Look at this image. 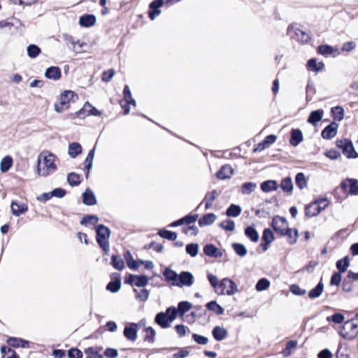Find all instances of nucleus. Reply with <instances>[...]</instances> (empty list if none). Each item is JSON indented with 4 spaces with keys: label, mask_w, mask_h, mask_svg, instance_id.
Segmentation results:
<instances>
[{
    "label": "nucleus",
    "mask_w": 358,
    "mask_h": 358,
    "mask_svg": "<svg viewBox=\"0 0 358 358\" xmlns=\"http://www.w3.org/2000/svg\"><path fill=\"white\" fill-rule=\"evenodd\" d=\"M334 198L339 202L345 199L349 195H358V180L345 178L332 192Z\"/></svg>",
    "instance_id": "1"
},
{
    "label": "nucleus",
    "mask_w": 358,
    "mask_h": 358,
    "mask_svg": "<svg viewBox=\"0 0 358 358\" xmlns=\"http://www.w3.org/2000/svg\"><path fill=\"white\" fill-rule=\"evenodd\" d=\"M55 155L52 153L43 152L38 158L37 173L39 176L46 177L55 173L57 169L55 163Z\"/></svg>",
    "instance_id": "2"
},
{
    "label": "nucleus",
    "mask_w": 358,
    "mask_h": 358,
    "mask_svg": "<svg viewBox=\"0 0 358 358\" xmlns=\"http://www.w3.org/2000/svg\"><path fill=\"white\" fill-rule=\"evenodd\" d=\"M287 34L290 38L302 44L308 43L311 40L310 33L307 32L301 25L297 24H290L287 27Z\"/></svg>",
    "instance_id": "3"
},
{
    "label": "nucleus",
    "mask_w": 358,
    "mask_h": 358,
    "mask_svg": "<svg viewBox=\"0 0 358 358\" xmlns=\"http://www.w3.org/2000/svg\"><path fill=\"white\" fill-rule=\"evenodd\" d=\"M176 313L173 308L169 307L165 312L157 313L155 322L163 329L171 327V324L176 319Z\"/></svg>",
    "instance_id": "4"
},
{
    "label": "nucleus",
    "mask_w": 358,
    "mask_h": 358,
    "mask_svg": "<svg viewBox=\"0 0 358 358\" xmlns=\"http://www.w3.org/2000/svg\"><path fill=\"white\" fill-rule=\"evenodd\" d=\"M96 232L99 245L107 253L109 251L108 238L110 235V229L105 225H98L96 228Z\"/></svg>",
    "instance_id": "5"
},
{
    "label": "nucleus",
    "mask_w": 358,
    "mask_h": 358,
    "mask_svg": "<svg viewBox=\"0 0 358 358\" xmlns=\"http://www.w3.org/2000/svg\"><path fill=\"white\" fill-rule=\"evenodd\" d=\"M78 98L77 95L71 90L65 91L61 94L60 101L55 104V109L58 113L63 112L65 109L69 108V103L73 98Z\"/></svg>",
    "instance_id": "6"
},
{
    "label": "nucleus",
    "mask_w": 358,
    "mask_h": 358,
    "mask_svg": "<svg viewBox=\"0 0 358 358\" xmlns=\"http://www.w3.org/2000/svg\"><path fill=\"white\" fill-rule=\"evenodd\" d=\"M237 291V285L233 280L229 278H224L218 285L217 294L233 295Z\"/></svg>",
    "instance_id": "7"
},
{
    "label": "nucleus",
    "mask_w": 358,
    "mask_h": 358,
    "mask_svg": "<svg viewBox=\"0 0 358 358\" xmlns=\"http://www.w3.org/2000/svg\"><path fill=\"white\" fill-rule=\"evenodd\" d=\"M336 146L339 148L343 149V153L346 155L348 158H357L358 154L355 150L352 143L346 139L337 140Z\"/></svg>",
    "instance_id": "8"
},
{
    "label": "nucleus",
    "mask_w": 358,
    "mask_h": 358,
    "mask_svg": "<svg viewBox=\"0 0 358 358\" xmlns=\"http://www.w3.org/2000/svg\"><path fill=\"white\" fill-rule=\"evenodd\" d=\"M123 94L124 101H122L120 104L124 109V113L127 115L129 113L130 110L129 105L131 104L135 106L136 103V101L132 98L131 92L128 85L124 86Z\"/></svg>",
    "instance_id": "9"
},
{
    "label": "nucleus",
    "mask_w": 358,
    "mask_h": 358,
    "mask_svg": "<svg viewBox=\"0 0 358 358\" xmlns=\"http://www.w3.org/2000/svg\"><path fill=\"white\" fill-rule=\"evenodd\" d=\"M193 275L188 271H182L178 275V280L176 282H172L173 285L178 287L187 286L189 287L193 284Z\"/></svg>",
    "instance_id": "10"
},
{
    "label": "nucleus",
    "mask_w": 358,
    "mask_h": 358,
    "mask_svg": "<svg viewBox=\"0 0 358 358\" xmlns=\"http://www.w3.org/2000/svg\"><path fill=\"white\" fill-rule=\"evenodd\" d=\"M137 324L129 323L125 326L123 334L127 340L134 342L137 339Z\"/></svg>",
    "instance_id": "11"
},
{
    "label": "nucleus",
    "mask_w": 358,
    "mask_h": 358,
    "mask_svg": "<svg viewBox=\"0 0 358 358\" xmlns=\"http://www.w3.org/2000/svg\"><path fill=\"white\" fill-rule=\"evenodd\" d=\"M317 52L323 56L328 57L332 55L336 57L339 55V50L336 48H334L329 45H321L317 48Z\"/></svg>",
    "instance_id": "12"
},
{
    "label": "nucleus",
    "mask_w": 358,
    "mask_h": 358,
    "mask_svg": "<svg viewBox=\"0 0 358 358\" xmlns=\"http://www.w3.org/2000/svg\"><path fill=\"white\" fill-rule=\"evenodd\" d=\"M164 0H154L150 3L149 8L151 10L149 12V17L150 20H155L161 13L159 8L164 5Z\"/></svg>",
    "instance_id": "13"
},
{
    "label": "nucleus",
    "mask_w": 358,
    "mask_h": 358,
    "mask_svg": "<svg viewBox=\"0 0 358 358\" xmlns=\"http://www.w3.org/2000/svg\"><path fill=\"white\" fill-rule=\"evenodd\" d=\"M357 328V325L355 323H352L351 321H347L344 323L342 329L340 331L341 336L348 340H351L354 338V335L350 334L347 330H350L355 331Z\"/></svg>",
    "instance_id": "14"
},
{
    "label": "nucleus",
    "mask_w": 358,
    "mask_h": 358,
    "mask_svg": "<svg viewBox=\"0 0 358 358\" xmlns=\"http://www.w3.org/2000/svg\"><path fill=\"white\" fill-rule=\"evenodd\" d=\"M127 282L134 285L136 287H143L148 283V278L145 275H130Z\"/></svg>",
    "instance_id": "15"
},
{
    "label": "nucleus",
    "mask_w": 358,
    "mask_h": 358,
    "mask_svg": "<svg viewBox=\"0 0 358 358\" xmlns=\"http://www.w3.org/2000/svg\"><path fill=\"white\" fill-rule=\"evenodd\" d=\"M83 113H86L87 115H94V116H100L101 115V112L97 110L95 107L91 105L90 103L86 102L83 107L76 113V115L78 117H80Z\"/></svg>",
    "instance_id": "16"
},
{
    "label": "nucleus",
    "mask_w": 358,
    "mask_h": 358,
    "mask_svg": "<svg viewBox=\"0 0 358 358\" xmlns=\"http://www.w3.org/2000/svg\"><path fill=\"white\" fill-rule=\"evenodd\" d=\"M338 125L336 122H331L322 131V136L324 139H331L334 138L337 134Z\"/></svg>",
    "instance_id": "17"
},
{
    "label": "nucleus",
    "mask_w": 358,
    "mask_h": 358,
    "mask_svg": "<svg viewBox=\"0 0 358 358\" xmlns=\"http://www.w3.org/2000/svg\"><path fill=\"white\" fill-rule=\"evenodd\" d=\"M192 304L190 302L180 301L178 303L177 308L174 306H171L170 308L174 309L176 313V317L177 315H178L180 317H182L183 315L192 308Z\"/></svg>",
    "instance_id": "18"
},
{
    "label": "nucleus",
    "mask_w": 358,
    "mask_h": 358,
    "mask_svg": "<svg viewBox=\"0 0 358 358\" xmlns=\"http://www.w3.org/2000/svg\"><path fill=\"white\" fill-rule=\"evenodd\" d=\"M203 253L208 257L218 258L222 256V251L213 244H207L203 247Z\"/></svg>",
    "instance_id": "19"
},
{
    "label": "nucleus",
    "mask_w": 358,
    "mask_h": 358,
    "mask_svg": "<svg viewBox=\"0 0 358 358\" xmlns=\"http://www.w3.org/2000/svg\"><path fill=\"white\" fill-rule=\"evenodd\" d=\"M273 241V234L271 230L266 229L264 230L262 236V243L260 247L265 252L268 248V245Z\"/></svg>",
    "instance_id": "20"
},
{
    "label": "nucleus",
    "mask_w": 358,
    "mask_h": 358,
    "mask_svg": "<svg viewBox=\"0 0 358 358\" xmlns=\"http://www.w3.org/2000/svg\"><path fill=\"white\" fill-rule=\"evenodd\" d=\"M234 170L230 165L226 164L222 166L216 173V177L220 180H225L231 178L233 175Z\"/></svg>",
    "instance_id": "21"
},
{
    "label": "nucleus",
    "mask_w": 358,
    "mask_h": 358,
    "mask_svg": "<svg viewBox=\"0 0 358 358\" xmlns=\"http://www.w3.org/2000/svg\"><path fill=\"white\" fill-rule=\"evenodd\" d=\"M45 76L47 78L57 80L61 78V70L58 66H51L46 69Z\"/></svg>",
    "instance_id": "22"
},
{
    "label": "nucleus",
    "mask_w": 358,
    "mask_h": 358,
    "mask_svg": "<svg viewBox=\"0 0 358 358\" xmlns=\"http://www.w3.org/2000/svg\"><path fill=\"white\" fill-rule=\"evenodd\" d=\"M10 208L13 214L17 216L24 213L28 209L26 204L17 201H13Z\"/></svg>",
    "instance_id": "23"
},
{
    "label": "nucleus",
    "mask_w": 358,
    "mask_h": 358,
    "mask_svg": "<svg viewBox=\"0 0 358 358\" xmlns=\"http://www.w3.org/2000/svg\"><path fill=\"white\" fill-rule=\"evenodd\" d=\"M212 334L216 341H221L227 336L228 332L225 328L216 326L213 328Z\"/></svg>",
    "instance_id": "24"
},
{
    "label": "nucleus",
    "mask_w": 358,
    "mask_h": 358,
    "mask_svg": "<svg viewBox=\"0 0 358 358\" xmlns=\"http://www.w3.org/2000/svg\"><path fill=\"white\" fill-rule=\"evenodd\" d=\"M330 202L327 198H319L315 199V216L319 214L321 211L324 210L329 205Z\"/></svg>",
    "instance_id": "25"
},
{
    "label": "nucleus",
    "mask_w": 358,
    "mask_h": 358,
    "mask_svg": "<svg viewBox=\"0 0 358 358\" xmlns=\"http://www.w3.org/2000/svg\"><path fill=\"white\" fill-rule=\"evenodd\" d=\"M95 22L96 17L94 15H84L79 20V24L83 27H92Z\"/></svg>",
    "instance_id": "26"
},
{
    "label": "nucleus",
    "mask_w": 358,
    "mask_h": 358,
    "mask_svg": "<svg viewBox=\"0 0 358 358\" xmlns=\"http://www.w3.org/2000/svg\"><path fill=\"white\" fill-rule=\"evenodd\" d=\"M83 201L87 206H93L96 204V199L94 192L88 189H86V191L83 194Z\"/></svg>",
    "instance_id": "27"
},
{
    "label": "nucleus",
    "mask_w": 358,
    "mask_h": 358,
    "mask_svg": "<svg viewBox=\"0 0 358 358\" xmlns=\"http://www.w3.org/2000/svg\"><path fill=\"white\" fill-rule=\"evenodd\" d=\"M94 152H95L94 148L90 150V152H88V155L85 160L84 166H85V170L86 171V173H85L86 178L88 177L90 170L92 168L93 160H94Z\"/></svg>",
    "instance_id": "28"
},
{
    "label": "nucleus",
    "mask_w": 358,
    "mask_h": 358,
    "mask_svg": "<svg viewBox=\"0 0 358 358\" xmlns=\"http://www.w3.org/2000/svg\"><path fill=\"white\" fill-rule=\"evenodd\" d=\"M82 153V147L80 143L73 142L69 145L68 154L71 158H76Z\"/></svg>",
    "instance_id": "29"
},
{
    "label": "nucleus",
    "mask_w": 358,
    "mask_h": 358,
    "mask_svg": "<svg viewBox=\"0 0 358 358\" xmlns=\"http://www.w3.org/2000/svg\"><path fill=\"white\" fill-rule=\"evenodd\" d=\"M278 188V184L275 180H268L263 182L261 184V189L264 192H269L271 191L277 190Z\"/></svg>",
    "instance_id": "30"
},
{
    "label": "nucleus",
    "mask_w": 358,
    "mask_h": 358,
    "mask_svg": "<svg viewBox=\"0 0 358 358\" xmlns=\"http://www.w3.org/2000/svg\"><path fill=\"white\" fill-rule=\"evenodd\" d=\"M303 140L302 132L299 129H292L289 143L293 146H296Z\"/></svg>",
    "instance_id": "31"
},
{
    "label": "nucleus",
    "mask_w": 358,
    "mask_h": 358,
    "mask_svg": "<svg viewBox=\"0 0 358 358\" xmlns=\"http://www.w3.org/2000/svg\"><path fill=\"white\" fill-rule=\"evenodd\" d=\"M144 341L150 343H153L155 341L156 332L155 330L151 327H145L144 329Z\"/></svg>",
    "instance_id": "32"
},
{
    "label": "nucleus",
    "mask_w": 358,
    "mask_h": 358,
    "mask_svg": "<svg viewBox=\"0 0 358 358\" xmlns=\"http://www.w3.org/2000/svg\"><path fill=\"white\" fill-rule=\"evenodd\" d=\"M257 187V183L253 182H248L243 184L241 192L243 194L248 195L253 192Z\"/></svg>",
    "instance_id": "33"
},
{
    "label": "nucleus",
    "mask_w": 358,
    "mask_h": 358,
    "mask_svg": "<svg viewBox=\"0 0 358 358\" xmlns=\"http://www.w3.org/2000/svg\"><path fill=\"white\" fill-rule=\"evenodd\" d=\"M198 215H189L181 219L173 222L171 224H194L197 221Z\"/></svg>",
    "instance_id": "34"
},
{
    "label": "nucleus",
    "mask_w": 358,
    "mask_h": 358,
    "mask_svg": "<svg viewBox=\"0 0 358 358\" xmlns=\"http://www.w3.org/2000/svg\"><path fill=\"white\" fill-rule=\"evenodd\" d=\"M336 265L337 269L339 271L338 273L345 272L350 266L349 257L346 256L343 259L338 260Z\"/></svg>",
    "instance_id": "35"
},
{
    "label": "nucleus",
    "mask_w": 358,
    "mask_h": 358,
    "mask_svg": "<svg viewBox=\"0 0 358 358\" xmlns=\"http://www.w3.org/2000/svg\"><path fill=\"white\" fill-rule=\"evenodd\" d=\"M206 308L213 312H215L217 315H220L224 313V308L220 306L215 301H211L206 304Z\"/></svg>",
    "instance_id": "36"
},
{
    "label": "nucleus",
    "mask_w": 358,
    "mask_h": 358,
    "mask_svg": "<svg viewBox=\"0 0 358 358\" xmlns=\"http://www.w3.org/2000/svg\"><path fill=\"white\" fill-rule=\"evenodd\" d=\"M331 115L334 120L341 121L344 117V110L341 106H335L331 108Z\"/></svg>",
    "instance_id": "37"
},
{
    "label": "nucleus",
    "mask_w": 358,
    "mask_h": 358,
    "mask_svg": "<svg viewBox=\"0 0 358 358\" xmlns=\"http://www.w3.org/2000/svg\"><path fill=\"white\" fill-rule=\"evenodd\" d=\"M124 256L127 261V265L130 268L136 270L138 268L137 262L133 259L132 255L129 250L124 252Z\"/></svg>",
    "instance_id": "38"
},
{
    "label": "nucleus",
    "mask_w": 358,
    "mask_h": 358,
    "mask_svg": "<svg viewBox=\"0 0 358 358\" xmlns=\"http://www.w3.org/2000/svg\"><path fill=\"white\" fill-rule=\"evenodd\" d=\"M67 181L71 186H77L81 182V176L76 173H70L67 176Z\"/></svg>",
    "instance_id": "39"
},
{
    "label": "nucleus",
    "mask_w": 358,
    "mask_h": 358,
    "mask_svg": "<svg viewBox=\"0 0 358 358\" xmlns=\"http://www.w3.org/2000/svg\"><path fill=\"white\" fill-rule=\"evenodd\" d=\"M158 234L162 238L169 241H175L177 238V234L176 232L169 231L166 229H160L158 231Z\"/></svg>",
    "instance_id": "40"
},
{
    "label": "nucleus",
    "mask_w": 358,
    "mask_h": 358,
    "mask_svg": "<svg viewBox=\"0 0 358 358\" xmlns=\"http://www.w3.org/2000/svg\"><path fill=\"white\" fill-rule=\"evenodd\" d=\"M245 234L252 242H257L259 240V234L252 227H248L245 230Z\"/></svg>",
    "instance_id": "41"
},
{
    "label": "nucleus",
    "mask_w": 358,
    "mask_h": 358,
    "mask_svg": "<svg viewBox=\"0 0 358 358\" xmlns=\"http://www.w3.org/2000/svg\"><path fill=\"white\" fill-rule=\"evenodd\" d=\"M111 260H112V265L115 268H116L119 271H122V269H124V268L125 266L124 262L120 257H119L117 255H113Z\"/></svg>",
    "instance_id": "42"
},
{
    "label": "nucleus",
    "mask_w": 358,
    "mask_h": 358,
    "mask_svg": "<svg viewBox=\"0 0 358 358\" xmlns=\"http://www.w3.org/2000/svg\"><path fill=\"white\" fill-rule=\"evenodd\" d=\"M163 275L166 278L168 281H173V282H176L178 280V275L174 271L166 268L163 272Z\"/></svg>",
    "instance_id": "43"
},
{
    "label": "nucleus",
    "mask_w": 358,
    "mask_h": 358,
    "mask_svg": "<svg viewBox=\"0 0 358 358\" xmlns=\"http://www.w3.org/2000/svg\"><path fill=\"white\" fill-rule=\"evenodd\" d=\"M232 248L236 254L240 257H244L247 255V249L244 245L241 243H235L232 244Z\"/></svg>",
    "instance_id": "44"
},
{
    "label": "nucleus",
    "mask_w": 358,
    "mask_h": 358,
    "mask_svg": "<svg viewBox=\"0 0 358 358\" xmlns=\"http://www.w3.org/2000/svg\"><path fill=\"white\" fill-rule=\"evenodd\" d=\"M2 358H18L17 355L11 348H7L5 346L1 348Z\"/></svg>",
    "instance_id": "45"
},
{
    "label": "nucleus",
    "mask_w": 358,
    "mask_h": 358,
    "mask_svg": "<svg viewBox=\"0 0 358 358\" xmlns=\"http://www.w3.org/2000/svg\"><path fill=\"white\" fill-rule=\"evenodd\" d=\"M27 55L31 58H36L41 53V49L36 45L31 44L27 48Z\"/></svg>",
    "instance_id": "46"
},
{
    "label": "nucleus",
    "mask_w": 358,
    "mask_h": 358,
    "mask_svg": "<svg viewBox=\"0 0 358 358\" xmlns=\"http://www.w3.org/2000/svg\"><path fill=\"white\" fill-rule=\"evenodd\" d=\"M134 292L136 293V299L141 301H145L148 300L149 296V291L146 289H141L138 291L134 289Z\"/></svg>",
    "instance_id": "47"
},
{
    "label": "nucleus",
    "mask_w": 358,
    "mask_h": 358,
    "mask_svg": "<svg viewBox=\"0 0 358 358\" xmlns=\"http://www.w3.org/2000/svg\"><path fill=\"white\" fill-rule=\"evenodd\" d=\"M282 189L287 192H291L293 189V184L290 178H285L283 179L280 184Z\"/></svg>",
    "instance_id": "48"
},
{
    "label": "nucleus",
    "mask_w": 358,
    "mask_h": 358,
    "mask_svg": "<svg viewBox=\"0 0 358 358\" xmlns=\"http://www.w3.org/2000/svg\"><path fill=\"white\" fill-rule=\"evenodd\" d=\"M12 159L10 157L7 156L2 159L1 162V170L2 172H6L9 170L10 166H12Z\"/></svg>",
    "instance_id": "49"
},
{
    "label": "nucleus",
    "mask_w": 358,
    "mask_h": 358,
    "mask_svg": "<svg viewBox=\"0 0 358 358\" xmlns=\"http://www.w3.org/2000/svg\"><path fill=\"white\" fill-rule=\"evenodd\" d=\"M186 252L192 257H194L199 252V244L190 243L186 245Z\"/></svg>",
    "instance_id": "50"
},
{
    "label": "nucleus",
    "mask_w": 358,
    "mask_h": 358,
    "mask_svg": "<svg viewBox=\"0 0 358 358\" xmlns=\"http://www.w3.org/2000/svg\"><path fill=\"white\" fill-rule=\"evenodd\" d=\"M270 286V282L266 278L260 279L256 284L255 288L258 292L267 289Z\"/></svg>",
    "instance_id": "51"
},
{
    "label": "nucleus",
    "mask_w": 358,
    "mask_h": 358,
    "mask_svg": "<svg viewBox=\"0 0 358 358\" xmlns=\"http://www.w3.org/2000/svg\"><path fill=\"white\" fill-rule=\"evenodd\" d=\"M297 342L296 341H290L286 344V348L283 350L282 353L285 356H289L292 351L296 349Z\"/></svg>",
    "instance_id": "52"
},
{
    "label": "nucleus",
    "mask_w": 358,
    "mask_h": 358,
    "mask_svg": "<svg viewBox=\"0 0 358 358\" xmlns=\"http://www.w3.org/2000/svg\"><path fill=\"white\" fill-rule=\"evenodd\" d=\"M241 208L240 206L231 204L227 210V215L231 217H237L240 215Z\"/></svg>",
    "instance_id": "53"
},
{
    "label": "nucleus",
    "mask_w": 358,
    "mask_h": 358,
    "mask_svg": "<svg viewBox=\"0 0 358 358\" xmlns=\"http://www.w3.org/2000/svg\"><path fill=\"white\" fill-rule=\"evenodd\" d=\"M295 181L296 185L300 189H303L307 185L306 180L303 173H299L296 174Z\"/></svg>",
    "instance_id": "54"
},
{
    "label": "nucleus",
    "mask_w": 358,
    "mask_h": 358,
    "mask_svg": "<svg viewBox=\"0 0 358 358\" xmlns=\"http://www.w3.org/2000/svg\"><path fill=\"white\" fill-rule=\"evenodd\" d=\"M121 286V282L120 280L110 281L106 287V289L111 292H117L120 289Z\"/></svg>",
    "instance_id": "55"
},
{
    "label": "nucleus",
    "mask_w": 358,
    "mask_h": 358,
    "mask_svg": "<svg viewBox=\"0 0 358 358\" xmlns=\"http://www.w3.org/2000/svg\"><path fill=\"white\" fill-rule=\"evenodd\" d=\"M216 195L217 192L215 190H213L206 195L204 201L206 202V208H209L212 205L213 202L215 199Z\"/></svg>",
    "instance_id": "56"
},
{
    "label": "nucleus",
    "mask_w": 358,
    "mask_h": 358,
    "mask_svg": "<svg viewBox=\"0 0 358 358\" xmlns=\"http://www.w3.org/2000/svg\"><path fill=\"white\" fill-rule=\"evenodd\" d=\"M99 222V217L96 215H85L80 220L82 224H96Z\"/></svg>",
    "instance_id": "57"
},
{
    "label": "nucleus",
    "mask_w": 358,
    "mask_h": 358,
    "mask_svg": "<svg viewBox=\"0 0 358 358\" xmlns=\"http://www.w3.org/2000/svg\"><path fill=\"white\" fill-rule=\"evenodd\" d=\"M327 320L328 321H331L335 324H341L343 322L345 317L341 313H334L331 316L327 317Z\"/></svg>",
    "instance_id": "58"
},
{
    "label": "nucleus",
    "mask_w": 358,
    "mask_h": 358,
    "mask_svg": "<svg viewBox=\"0 0 358 358\" xmlns=\"http://www.w3.org/2000/svg\"><path fill=\"white\" fill-rule=\"evenodd\" d=\"M215 219L216 216L214 214L208 213L199 220V224H213Z\"/></svg>",
    "instance_id": "59"
},
{
    "label": "nucleus",
    "mask_w": 358,
    "mask_h": 358,
    "mask_svg": "<svg viewBox=\"0 0 358 358\" xmlns=\"http://www.w3.org/2000/svg\"><path fill=\"white\" fill-rule=\"evenodd\" d=\"M87 358H103L94 348H88L85 350Z\"/></svg>",
    "instance_id": "60"
},
{
    "label": "nucleus",
    "mask_w": 358,
    "mask_h": 358,
    "mask_svg": "<svg viewBox=\"0 0 358 358\" xmlns=\"http://www.w3.org/2000/svg\"><path fill=\"white\" fill-rule=\"evenodd\" d=\"M183 231L187 235L196 236L199 232V229L196 225H186Z\"/></svg>",
    "instance_id": "61"
},
{
    "label": "nucleus",
    "mask_w": 358,
    "mask_h": 358,
    "mask_svg": "<svg viewBox=\"0 0 358 358\" xmlns=\"http://www.w3.org/2000/svg\"><path fill=\"white\" fill-rule=\"evenodd\" d=\"M342 288L343 290L345 292H350L352 290L353 283L352 280L349 279L348 277L343 280Z\"/></svg>",
    "instance_id": "62"
},
{
    "label": "nucleus",
    "mask_w": 358,
    "mask_h": 358,
    "mask_svg": "<svg viewBox=\"0 0 358 358\" xmlns=\"http://www.w3.org/2000/svg\"><path fill=\"white\" fill-rule=\"evenodd\" d=\"M208 279L211 286L215 289V292L217 293L218 285L220 284L218 282L217 277L215 275L209 273L208 275Z\"/></svg>",
    "instance_id": "63"
},
{
    "label": "nucleus",
    "mask_w": 358,
    "mask_h": 358,
    "mask_svg": "<svg viewBox=\"0 0 358 358\" xmlns=\"http://www.w3.org/2000/svg\"><path fill=\"white\" fill-rule=\"evenodd\" d=\"M69 358H82L83 352L77 348H71L68 351Z\"/></svg>",
    "instance_id": "64"
}]
</instances>
